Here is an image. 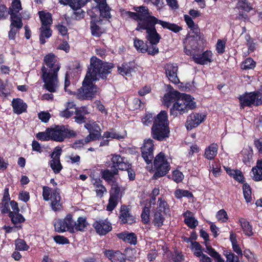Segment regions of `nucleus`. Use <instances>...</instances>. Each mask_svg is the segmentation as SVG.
<instances>
[{"instance_id": "nucleus-29", "label": "nucleus", "mask_w": 262, "mask_h": 262, "mask_svg": "<svg viewBox=\"0 0 262 262\" xmlns=\"http://www.w3.org/2000/svg\"><path fill=\"white\" fill-rule=\"evenodd\" d=\"M88 225L86 219L83 217H79L76 222H74L73 232L80 231H83Z\"/></svg>"}, {"instance_id": "nucleus-15", "label": "nucleus", "mask_w": 262, "mask_h": 262, "mask_svg": "<svg viewBox=\"0 0 262 262\" xmlns=\"http://www.w3.org/2000/svg\"><path fill=\"white\" fill-rule=\"evenodd\" d=\"M61 151L62 150L60 147H56L51 155L52 159L50 162V166L55 173H59L62 168L60 162V156Z\"/></svg>"}, {"instance_id": "nucleus-1", "label": "nucleus", "mask_w": 262, "mask_h": 262, "mask_svg": "<svg viewBox=\"0 0 262 262\" xmlns=\"http://www.w3.org/2000/svg\"><path fill=\"white\" fill-rule=\"evenodd\" d=\"M113 68L111 63L103 62L95 56L91 58L90 65L82 82L78 90L77 97L81 100H92L100 93L99 88L94 82L105 79Z\"/></svg>"}, {"instance_id": "nucleus-7", "label": "nucleus", "mask_w": 262, "mask_h": 262, "mask_svg": "<svg viewBox=\"0 0 262 262\" xmlns=\"http://www.w3.org/2000/svg\"><path fill=\"white\" fill-rule=\"evenodd\" d=\"M238 99L242 108L246 106L251 107L262 104V93L258 91L246 92L241 95Z\"/></svg>"}, {"instance_id": "nucleus-9", "label": "nucleus", "mask_w": 262, "mask_h": 262, "mask_svg": "<svg viewBox=\"0 0 262 262\" xmlns=\"http://www.w3.org/2000/svg\"><path fill=\"white\" fill-rule=\"evenodd\" d=\"M154 168L156 170L154 177L155 178L165 176L170 170L169 163L163 152H160L157 155L154 161Z\"/></svg>"}, {"instance_id": "nucleus-38", "label": "nucleus", "mask_w": 262, "mask_h": 262, "mask_svg": "<svg viewBox=\"0 0 262 262\" xmlns=\"http://www.w3.org/2000/svg\"><path fill=\"white\" fill-rule=\"evenodd\" d=\"M59 2L63 5L69 4L70 7H77L78 6H84L88 2V0H66L65 2L60 0Z\"/></svg>"}, {"instance_id": "nucleus-25", "label": "nucleus", "mask_w": 262, "mask_h": 262, "mask_svg": "<svg viewBox=\"0 0 262 262\" xmlns=\"http://www.w3.org/2000/svg\"><path fill=\"white\" fill-rule=\"evenodd\" d=\"M12 106L14 113L20 114L26 112L27 105L23 100L20 98L13 99L12 101Z\"/></svg>"}, {"instance_id": "nucleus-50", "label": "nucleus", "mask_w": 262, "mask_h": 262, "mask_svg": "<svg viewBox=\"0 0 262 262\" xmlns=\"http://www.w3.org/2000/svg\"><path fill=\"white\" fill-rule=\"evenodd\" d=\"M244 198L247 203H249L252 200L251 190L250 186L247 184H244L243 186Z\"/></svg>"}, {"instance_id": "nucleus-14", "label": "nucleus", "mask_w": 262, "mask_h": 262, "mask_svg": "<svg viewBox=\"0 0 262 262\" xmlns=\"http://www.w3.org/2000/svg\"><path fill=\"white\" fill-rule=\"evenodd\" d=\"M206 118V115L204 114L193 113L190 114L187 119L186 127L188 130H191L196 127L201 123L204 122Z\"/></svg>"}, {"instance_id": "nucleus-5", "label": "nucleus", "mask_w": 262, "mask_h": 262, "mask_svg": "<svg viewBox=\"0 0 262 262\" xmlns=\"http://www.w3.org/2000/svg\"><path fill=\"white\" fill-rule=\"evenodd\" d=\"M196 102L190 95L182 94L170 110L171 116L176 117L178 115L186 113L190 110L196 107Z\"/></svg>"}, {"instance_id": "nucleus-48", "label": "nucleus", "mask_w": 262, "mask_h": 262, "mask_svg": "<svg viewBox=\"0 0 262 262\" xmlns=\"http://www.w3.org/2000/svg\"><path fill=\"white\" fill-rule=\"evenodd\" d=\"M118 171L116 169L112 168V170L106 169L102 172V178L106 181L110 182L112 180L114 176L117 174Z\"/></svg>"}, {"instance_id": "nucleus-54", "label": "nucleus", "mask_w": 262, "mask_h": 262, "mask_svg": "<svg viewBox=\"0 0 262 262\" xmlns=\"http://www.w3.org/2000/svg\"><path fill=\"white\" fill-rule=\"evenodd\" d=\"M15 245L16 249L19 251H26L29 248L25 241L22 239H16Z\"/></svg>"}, {"instance_id": "nucleus-44", "label": "nucleus", "mask_w": 262, "mask_h": 262, "mask_svg": "<svg viewBox=\"0 0 262 262\" xmlns=\"http://www.w3.org/2000/svg\"><path fill=\"white\" fill-rule=\"evenodd\" d=\"M21 9V5L20 0H13L12 3L11 8H10L9 13H14L15 15H20L18 13L19 11Z\"/></svg>"}, {"instance_id": "nucleus-34", "label": "nucleus", "mask_w": 262, "mask_h": 262, "mask_svg": "<svg viewBox=\"0 0 262 262\" xmlns=\"http://www.w3.org/2000/svg\"><path fill=\"white\" fill-rule=\"evenodd\" d=\"M210 256L213 257L215 262H224V260L221 256V255L217 252L210 245L206 244V250L205 251Z\"/></svg>"}, {"instance_id": "nucleus-21", "label": "nucleus", "mask_w": 262, "mask_h": 262, "mask_svg": "<svg viewBox=\"0 0 262 262\" xmlns=\"http://www.w3.org/2000/svg\"><path fill=\"white\" fill-rule=\"evenodd\" d=\"M104 254L112 262H125V255L119 251L106 250Z\"/></svg>"}, {"instance_id": "nucleus-8", "label": "nucleus", "mask_w": 262, "mask_h": 262, "mask_svg": "<svg viewBox=\"0 0 262 262\" xmlns=\"http://www.w3.org/2000/svg\"><path fill=\"white\" fill-rule=\"evenodd\" d=\"M51 129V140L62 142L66 138L75 137L76 133L68 125H56Z\"/></svg>"}, {"instance_id": "nucleus-36", "label": "nucleus", "mask_w": 262, "mask_h": 262, "mask_svg": "<svg viewBox=\"0 0 262 262\" xmlns=\"http://www.w3.org/2000/svg\"><path fill=\"white\" fill-rule=\"evenodd\" d=\"M119 237L130 244L135 245L137 243V237L134 233H122L119 234Z\"/></svg>"}, {"instance_id": "nucleus-10", "label": "nucleus", "mask_w": 262, "mask_h": 262, "mask_svg": "<svg viewBox=\"0 0 262 262\" xmlns=\"http://www.w3.org/2000/svg\"><path fill=\"white\" fill-rule=\"evenodd\" d=\"M139 31H146V38L150 44H158L161 39V36L157 32L154 26L148 23H141L138 24L136 29Z\"/></svg>"}, {"instance_id": "nucleus-39", "label": "nucleus", "mask_w": 262, "mask_h": 262, "mask_svg": "<svg viewBox=\"0 0 262 262\" xmlns=\"http://www.w3.org/2000/svg\"><path fill=\"white\" fill-rule=\"evenodd\" d=\"M134 45L138 52L146 53L147 50V45L142 40L137 38L134 39Z\"/></svg>"}, {"instance_id": "nucleus-51", "label": "nucleus", "mask_w": 262, "mask_h": 262, "mask_svg": "<svg viewBox=\"0 0 262 262\" xmlns=\"http://www.w3.org/2000/svg\"><path fill=\"white\" fill-rule=\"evenodd\" d=\"M14 224L21 223L25 221L23 216L18 213H10L8 215Z\"/></svg>"}, {"instance_id": "nucleus-19", "label": "nucleus", "mask_w": 262, "mask_h": 262, "mask_svg": "<svg viewBox=\"0 0 262 262\" xmlns=\"http://www.w3.org/2000/svg\"><path fill=\"white\" fill-rule=\"evenodd\" d=\"M97 4V8H95L94 11L99 10L101 16L106 18H110L111 16L110 13V8L106 4V0H94Z\"/></svg>"}, {"instance_id": "nucleus-43", "label": "nucleus", "mask_w": 262, "mask_h": 262, "mask_svg": "<svg viewBox=\"0 0 262 262\" xmlns=\"http://www.w3.org/2000/svg\"><path fill=\"white\" fill-rule=\"evenodd\" d=\"M83 6L71 7L73 10L71 17L75 19H80L84 17V11L81 9Z\"/></svg>"}, {"instance_id": "nucleus-28", "label": "nucleus", "mask_w": 262, "mask_h": 262, "mask_svg": "<svg viewBox=\"0 0 262 262\" xmlns=\"http://www.w3.org/2000/svg\"><path fill=\"white\" fill-rule=\"evenodd\" d=\"M151 217L152 223L155 226L160 227L163 225L165 217L164 214L161 212L154 210Z\"/></svg>"}, {"instance_id": "nucleus-62", "label": "nucleus", "mask_w": 262, "mask_h": 262, "mask_svg": "<svg viewBox=\"0 0 262 262\" xmlns=\"http://www.w3.org/2000/svg\"><path fill=\"white\" fill-rule=\"evenodd\" d=\"M101 136L100 133L99 132L97 133H91L90 132V134L88 135L86 138L83 139L85 144H88L92 141L95 140L97 139H99Z\"/></svg>"}, {"instance_id": "nucleus-53", "label": "nucleus", "mask_w": 262, "mask_h": 262, "mask_svg": "<svg viewBox=\"0 0 262 262\" xmlns=\"http://www.w3.org/2000/svg\"><path fill=\"white\" fill-rule=\"evenodd\" d=\"M84 127L89 130L90 132L92 131H94L95 133L99 132V126L93 120H90L88 123H85Z\"/></svg>"}, {"instance_id": "nucleus-12", "label": "nucleus", "mask_w": 262, "mask_h": 262, "mask_svg": "<svg viewBox=\"0 0 262 262\" xmlns=\"http://www.w3.org/2000/svg\"><path fill=\"white\" fill-rule=\"evenodd\" d=\"M198 38L199 34L194 35H188L184 42V52L189 56H192L195 54L198 48Z\"/></svg>"}, {"instance_id": "nucleus-3", "label": "nucleus", "mask_w": 262, "mask_h": 262, "mask_svg": "<svg viewBox=\"0 0 262 262\" xmlns=\"http://www.w3.org/2000/svg\"><path fill=\"white\" fill-rule=\"evenodd\" d=\"M135 10L137 12L127 11L126 13L129 17L137 21L138 24L140 23H148L152 26L160 24L163 28L167 29L174 33H178L182 30V28L176 24L158 19L156 17L150 15L148 8L145 6L135 8Z\"/></svg>"}, {"instance_id": "nucleus-11", "label": "nucleus", "mask_w": 262, "mask_h": 262, "mask_svg": "<svg viewBox=\"0 0 262 262\" xmlns=\"http://www.w3.org/2000/svg\"><path fill=\"white\" fill-rule=\"evenodd\" d=\"M10 17V25L8 37L10 39H14L15 36L18 31L22 28L23 24L20 15H15L11 13Z\"/></svg>"}, {"instance_id": "nucleus-2", "label": "nucleus", "mask_w": 262, "mask_h": 262, "mask_svg": "<svg viewBox=\"0 0 262 262\" xmlns=\"http://www.w3.org/2000/svg\"><path fill=\"white\" fill-rule=\"evenodd\" d=\"M46 67L41 68V76L45 83L46 89L50 92H55L58 86L57 73L60 66L57 62L54 54L49 53L43 59Z\"/></svg>"}, {"instance_id": "nucleus-47", "label": "nucleus", "mask_w": 262, "mask_h": 262, "mask_svg": "<svg viewBox=\"0 0 262 262\" xmlns=\"http://www.w3.org/2000/svg\"><path fill=\"white\" fill-rule=\"evenodd\" d=\"M237 8L246 12H249L252 9V7L248 0H239L237 4Z\"/></svg>"}, {"instance_id": "nucleus-49", "label": "nucleus", "mask_w": 262, "mask_h": 262, "mask_svg": "<svg viewBox=\"0 0 262 262\" xmlns=\"http://www.w3.org/2000/svg\"><path fill=\"white\" fill-rule=\"evenodd\" d=\"M36 138L42 141L51 140V129L48 128L45 132H39L36 135Z\"/></svg>"}, {"instance_id": "nucleus-55", "label": "nucleus", "mask_w": 262, "mask_h": 262, "mask_svg": "<svg viewBox=\"0 0 262 262\" xmlns=\"http://www.w3.org/2000/svg\"><path fill=\"white\" fill-rule=\"evenodd\" d=\"M118 199L117 196L113 195L112 193L109 199L108 204L106 206L108 211H112L115 208L117 204Z\"/></svg>"}, {"instance_id": "nucleus-32", "label": "nucleus", "mask_w": 262, "mask_h": 262, "mask_svg": "<svg viewBox=\"0 0 262 262\" xmlns=\"http://www.w3.org/2000/svg\"><path fill=\"white\" fill-rule=\"evenodd\" d=\"M238 222L245 235L249 236L253 235L252 228L249 222L245 219L240 218L238 220Z\"/></svg>"}, {"instance_id": "nucleus-24", "label": "nucleus", "mask_w": 262, "mask_h": 262, "mask_svg": "<svg viewBox=\"0 0 262 262\" xmlns=\"http://www.w3.org/2000/svg\"><path fill=\"white\" fill-rule=\"evenodd\" d=\"M136 69L134 64L132 62L123 63L121 66L118 67L119 73L122 76H129L132 73H135Z\"/></svg>"}, {"instance_id": "nucleus-40", "label": "nucleus", "mask_w": 262, "mask_h": 262, "mask_svg": "<svg viewBox=\"0 0 262 262\" xmlns=\"http://www.w3.org/2000/svg\"><path fill=\"white\" fill-rule=\"evenodd\" d=\"M54 227L55 230L58 232H63L68 231V227L64 219L56 221L54 223Z\"/></svg>"}, {"instance_id": "nucleus-64", "label": "nucleus", "mask_w": 262, "mask_h": 262, "mask_svg": "<svg viewBox=\"0 0 262 262\" xmlns=\"http://www.w3.org/2000/svg\"><path fill=\"white\" fill-rule=\"evenodd\" d=\"M224 255L227 259L226 262H238V257L234 253L229 251H226Z\"/></svg>"}, {"instance_id": "nucleus-31", "label": "nucleus", "mask_w": 262, "mask_h": 262, "mask_svg": "<svg viewBox=\"0 0 262 262\" xmlns=\"http://www.w3.org/2000/svg\"><path fill=\"white\" fill-rule=\"evenodd\" d=\"M40 41L41 43L44 44L46 42L45 38H49L52 35L50 26H41L40 28Z\"/></svg>"}, {"instance_id": "nucleus-52", "label": "nucleus", "mask_w": 262, "mask_h": 262, "mask_svg": "<svg viewBox=\"0 0 262 262\" xmlns=\"http://www.w3.org/2000/svg\"><path fill=\"white\" fill-rule=\"evenodd\" d=\"M190 248L196 256H201L203 254L202 247L198 242H191Z\"/></svg>"}, {"instance_id": "nucleus-27", "label": "nucleus", "mask_w": 262, "mask_h": 262, "mask_svg": "<svg viewBox=\"0 0 262 262\" xmlns=\"http://www.w3.org/2000/svg\"><path fill=\"white\" fill-rule=\"evenodd\" d=\"M217 151L218 145L212 143L205 149L204 156L208 160H212L217 155Z\"/></svg>"}, {"instance_id": "nucleus-37", "label": "nucleus", "mask_w": 262, "mask_h": 262, "mask_svg": "<svg viewBox=\"0 0 262 262\" xmlns=\"http://www.w3.org/2000/svg\"><path fill=\"white\" fill-rule=\"evenodd\" d=\"M185 223L191 228H194L198 224V222L191 216V212L187 211L185 214Z\"/></svg>"}, {"instance_id": "nucleus-16", "label": "nucleus", "mask_w": 262, "mask_h": 262, "mask_svg": "<svg viewBox=\"0 0 262 262\" xmlns=\"http://www.w3.org/2000/svg\"><path fill=\"white\" fill-rule=\"evenodd\" d=\"M93 226L97 233L103 235L111 231L112 225L107 220H99L95 222Z\"/></svg>"}, {"instance_id": "nucleus-45", "label": "nucleus", "mask_w": 262, "mask_h": 262, "mask_svg": "<svg viewBox=\"0 0 262 262\" xmlns=\"http://www.w3.org/2000/svg\"><path fill=\"white\" fill-rule=\"evenodd\" d=\"M242 154L243 155V161L245 164L249 163L250 160L252 159L253 150L250 147L248 148L244 149L242 150Z\"/></svg>"}, {"instance_id": "nucleus-46", "label": "nucleus", "mask_w": 262, "mask_h": 262, "mask_svg": "<svg viewBox=\"0 0 262 262\" xmlns=\"http://www.w3.org/2000/svg\"><path fill=\"white\" fill-rule=\"evenodd\" d=\"M11 89V86L8 84L7 81L4 82L0 79V95L6 96L10 93Z\"/></svg>"}, {"instance_id": "nucleus-17", "label": "nucleus", "mask_w": 262, "mask_h": 262, "mask_svg": "<svg viewBox=\"0 0 262 262\" xmlns=\"http://www.w3.org/2000/svg\"><path fill=\"white\" fill-rule=\"evenodd\" d=\"M111 161L113 165L111 168L116 169L117 171L118 169L122 170L127 169L130 166V164L127 160L119 155H113Z\"/></svg>"}, {"instance_id": "nucleus-33", "label": "nucleus", "mask_w": 262, "mask_h": 262, "mask_svg": "<svg viewBox=\"0 0 262 262\" xmlns=\"http://www.w3.org/2000/svg\"><path fill=\"white\" fill-rule=\"evenodd\" d=\"M38 13L41 22V26H50L52 23L51 14L43 11H39Z\"/></svg>"}, {"instance_id": "nucleus-58", "label": "nucleus", "mask_w": 262, "mask_h": 262, "mask_svg": "<svg viewBox=\"0 0 262 262\" xmlns=\"http://www.w3.org/2000/svg\"><path fill=\"white\" fill-rule=\"evenodd\" d=\"M150 208L149 207L145 206L143 209L141 216L142 221L145 223H148L150 221Z\"/></svg>"}, {"instance_id": "nucleus-4", "label": "nucleus", "mask_w": 262, "mask_h": 262, "mask_svg": "<svg viewBox=\"0 0 262 262\" xmlns=\"http://www.w3.org/2000/svg\"><path fill=\"white\" fill-rule=\"evenodd\" d=\"M167 113L161 111L155 118L152 127V135L154 139L162 141L169 136L170 132L168 127Z\"/></svg>"}, {"instance_id": "nucleus-20", "label": "nucleus", "mask_w": 262, "mask_h": 262, "mask_svg": "<svg viewBox=\"0 0 262 262\" xmlns=\"http://www.w3.org/2000/svg\"><path fill=\"white\" fill-rule=\"evenodd\" d=\"M119 217L123 224H132L136 222V218L130 213L129 208L125 206L121 207Z\"/></svg>"}, {"instance_id": "nucleus-35", "label": "nucleus", "mask_w": 262, "mask_h": 262, "mask_svg": "<svg viewBox=\"0 0 262 262\" xmlns=\"http://www.w3.org/2000/svg\"><path fill=\"white\" fill-rule=\"evenodd\" d=\"M230 241L232 244L233 251L238 255H242V250L237 244L236 235L233 232H231L230 233Z\"/></svg>"}, {"instance_id": "nucleus-61", "label": "nucleus", "mask_w": 262, "mask_h": 262, "mask_svg": "<svg viewBox=\"0 0 262 262\" xmlns=\"http://www.w3.org/2000/svg\"><path fill=\"white\" fill-rule=\"evenodd\" d=\"M216 217L217 220L221 223L226 222L228 219L227 213L224 209L219 210L216 214Z\"/></svg>"}, {"instance_id": "nucleus-42", "label": "nucleus", "mask_w": 262, "mask_h": 262, "mask_svg": "<svg viewBox=\"0 0 262 262\" xmlns=\"http://www.w3.org/2000/svg\"><path fill=\"white\" fill-rule=\"evenodd\" d=\"M227 172L229 175L233 177L236 180L239 182H242L244 180V177L242 172L238 170L231 169L227 168L226 169Z\"/></svg>"}, {"instance_id": "nucleus-57", "label": "nucleus", "mask_w": 262, "mask_h": 262, "mask_svg": "<svg viewBox=\"0 0 262 262\" xmlns=\"http://www.w3.org/2000/svg\"><path fill=\"white\" fill-rule=\"evenodd\" d=\"M175 196L178 199H181L183 197H192V194L188 190L177 189L174 192Z\"/></svg>"}, {"instance_id": "nucleus-41", "label": "nucleus", "mask_w": 262, "mask_h": 262, "mask_svg": "<svg viewBox=\"0 0 262 262\" xmlns=\"http://www.w3.org/2000/svg\"><path fill=\"white\" fill-rule=\"evenodd\" d=\"M185 21L186 23L187 26L191 30L193 31V33L194 34H198L200 33V30L197 27V26L195 25L191 17L188 15H185L184 16Z\"/></svg>"}, {"instance_id": "nucleus-18", "label": "nucleus", "mask_w": 262, "mask_h": 262, "mask_svg": "<svg viewBox=\"0 0 262 262\" xmlns=\"http://www.w3.org/2000/svg\"><path fill=\"white\" fill-rule=\"evenodd\" d=\"M178 68L176 64L167 63L165 66L166 76L168 79L174 83H178L180 81L177 76Z\"/></svg>"}, {"instance_id": "nucleus-13", "label": "nucleus", "mask_w": 262, "mask_h": 262, "mask_svg": "<svg viewBox=\"0 0 262 262\" xmlns=\"http://www.w3.org/2000/svg\"><path fill=\"white\" fill-rule=\"evenodd\" d=\"M154 147L152 140L148 139L144 140V144L141 147L142 157L147 164L150 163L153 160Z\"/></svg>"}, {"instance_id": "nucleus-60", "label": "nucleus", "mask_w": 262, "mask_h": 262, "mask_svg": "<svg viewBox=\"0 0 262 262\" xmlns=\"http://www.w3.org/2000/svg\"><path fill=\"white\" fill-rule=\"evenodd\" d=\"M68 227V231L70 232H73V228L75 221L73 219V216L71 214H68L64 217Z\"/></svg>"}, {"instance_id": "nucleus-30", "label": "nucleus", "mask_w": 262, "mask_h": 262, "mask_svg": "<svg viewBox=\"0 0 262 262\" xmlns=\"http://www.w3.org/2000/svg\"><path fill=\"white\" fill-rule=\"evenodd\" d=\"M154 210L159 211L165 215L169 212L170 209L167 202L162 198H160L157 202V207Z\"/></svg>"}, {"instance_id": "nucleus-23", "label": "nucleus", "mask_w": 262, "mask_h": 262, "mask_svg": "<svg viewBox=\"0 0 262 262\" xmlns=\"http://www.w3.org/2000/svg\"><path fill=\"white\" fill-rule=\"evenodd\" d=\"M182 94L177 91L171 90L165 94L163 98V104L169 107L172 102H176Z\"/></svg>"}, {"instance_id": "nucleus-6", "label": "nucleus", "mask_w": 262, "mask_h": 262, "mask_svg": "<svg viewBox=\"0 0 262 262\" xmlns=\"http://www.w3.org/2000/svg\"><path fill=\"white\" fill-rule=\"evenodd\" d=\"M42 196L45 201H51V207L54 211H59L62 209V202L58 189H53L49 187L44 186Z\"/></svg>"}, {"instance_id": "nucleus-22", "label": "nucleus", "mask_w": 262, "mask_h": 262, "mask_svg": "<svg viewBox=\"0 0 262 262\" xmlns=\"http://www.w3.org/2000/svg\"><path fill=\"white\" fill-rule=\"evenodd\" d=\"M193 59L196 63L200 64H206L212 61V53L210 51H206L202 54H196V53L192 55Z\"/></svg>"}, {"instance_id": "nucleus-26", "label": "nucleus", "mask_w": 262, "mask_h": 262, "mask_svg": "<svg viewBox=\"0 0 262 262\" xmlns=\"http://www.w3.org/2000/svg\"><path fill=\"white\" fill-rule=\"evenodd\" d=\"M251 176L256 181L262 180V160H257L256 166L253 167L252 169Z\"/></svg>"}, {"instance_id": "nucleus-63", "label": "nucleus", "mask_w": 262, "mask_h": 262, "mask_svg": "<svg viewBox=\"0 0 262 262\" xmlns=\"http://www.w3.org/2000/svg\"><path fill=\"white\" fill-rule=\"evenodd\" d=\"M184 175L180 171L176 170L173 171L172 179L174 182L179 183L182 181Z\"/></svg>"}, {"instance_id": "nucleus-59", "label": "nucleus", "mask_w": 262, "mask_h": 262, "mask_svg": "<svg viewBox=\"0 0 262 262\" xmlns=\"http://www.w3.org/2000/svg\"><path fill=\"white\" fill-rule=\"evenodd\" d=\"M255 67V62L251 58H247L243 63L242 68L244 70L252 69Z\"/></svg>"}, {"instance_id": "nucleus-56", "label": "nucleus", "mask_w": 262, "mask_h": 262, "mask_svg": "<svg viewBox=\"0 0 262 262\" xmlns=\"http://www.w3.org/2000/svg\"><path fill=\"white\" fill-rule=\"evenodd\" d=\"M94 21H95V19H94L91 22V30L92 34L93 36L99 37L102 34L101 29L96 25Z\"/></svg>"}]
</instances>
